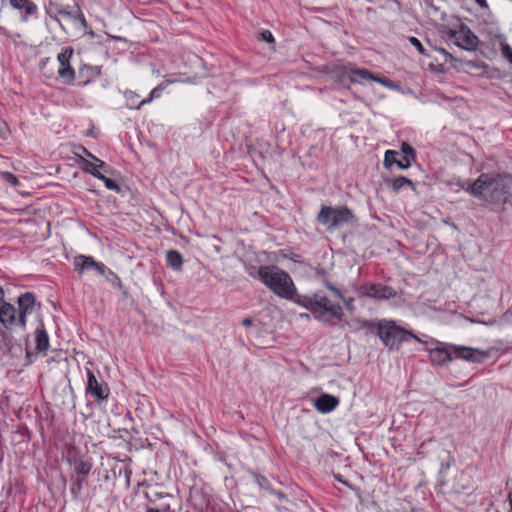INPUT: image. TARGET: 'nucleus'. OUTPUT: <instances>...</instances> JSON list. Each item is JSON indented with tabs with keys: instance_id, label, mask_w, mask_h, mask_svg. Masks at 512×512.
Returning <instances> with one entry per match:
<instances>
[{
	"instance_id": "13",
	"label": "nucleus",
	"mask_w": 512,
	"mask_h": 512,
	"mask_svg": "<svg viewBox=\"0 0 512 512\" xmlns=\"http://www.w3.org/2000/svg\"><path fill=\"white\" fill-rule=\"evenodd\" d=\"M0 322L6 328L20 326V320L16 316V309L9 303H3L0 307Z\"/></svg>"
},
{
	"instance_id": "24",
	"label": "nucleus",
	"mask_w": 512,
	"mask_h": 512,
	"mask_svg": "<svg viewBox=\"0 0 512 512\" xmlns=\"http://www.w3.org/2000/svg\"><path fill=\"white\" fill-rule=\"evenodd\" d=\"M171 82L172 81H167L166 83H162V84L158 85L157 87H155L151 91L149 98L143 99L135 108L140 109V107L143 106L144 104H147V103L151 102L154 98L159 97L161 92L166 88V84L171 83Z\"/></svg>"
},
{
	"instance_id": "35",
	"label": "nucleus",
	"mask_w": 512,
	"mask_h": 512,
	"mask_svg": "<svg viewBox=\"0 0 512 512\" xmlns=\"http://www.w3.org/2000/svg\"><path fill=\"white\" fill-rule=\"evenodd\" d=\"M502 53L512 63V48L509 45L502 48Z\"/></svg>"
},
{
	"instance_id": "10",
	"label": "nucleus",
	"mask_w": 512,
	"mask_h": 512,
	"mask_svg": "<svg viewBox=\"0 0 512 512\" xmlns=\"http://www.w3.org/2000/svg\"><path fill=\"white\" fill-rule=\"evenodd\" d=\"M48 13L59 20V17L64 19H77L82 17L79 8L74 5H63L58 0H51L48 6Z\"/></svg>"
},
{
	"instance_id": "25",
	"label": "nucleus",
	"mask_w": 512,
	"mask_h": 512,
	"mask_svg": "<svg viewBox=\"0 0 512 512\" xmlns=\"http://www.w3.org/2000/svg\"><path fill=\"white\" fill-rule=\"evenodd\" d=\"M387 184L389 186H391L394 191L397 192L401 188H403L405 185L412 186L413 182L410 179L406 178V177L400 176V177H397L395 179L388 180Z\"/></svg>"
},
{
	"instance_id": "40",
	"label": "nucleus",
	"mask_w": 512,
	"mask_h": 512,
	"mask_svg": "<svg viewBox=\"0 0 512 512\" xmlns=\"http://www.w3.org/2000/svg\"><path fill=\"white\" fill-rule=\"evenodd\" d=\"M509 504H510V511L512 512V492L509 494Z\"/></svg>"
},
{
	"instance_id": "28",
	"label": "nucleus",
	"mask_w": 512,
	"mask_h": 512,
	"mask_svg": "<svg viewBox=\"0 0 512 512\" xmlns=\"http://www.w3.org/2000/svg\"><path fill=\"white\" fill-rule=\"evenodd\" d=\"M98 179H100L104 182L107 189L113 190L116 192L120 191V186L114 180L106 177L105 175L101 174V176Z\"/></svg>"
},
{
	"instance_id": "18",
	"label": "nucleus",
	"mask_w": 512,
	"mask_h": 512,
	"mask_svg": "<svg viewBox=\"0 0 512 512\" xmlns=\"http://www.w3.org/2000/svg\"><path fill=\"white\" fill-rule=\"evenodd\" d=\"M325 286H326V288H327L329 291H331V292L335 295V297H337L338 299H340V300L343 302V304H344L345 308H346L348 311H350V312H353V311H354V309H355V307H354V305H353V301H354V299H353L352 297L346 298V297L343 295V293H342L338 288H336L335 286H333L330 282H327V281H326V282H325Z\"/></svg>"
},
{
	"instance_id": "4",
	"label": "nucleus",
	"mask_w": 512,
	"mask_h": 512,
	"mask_svg": "<svg viewBox=\"0 0 512 512\" xmlns=\"http://www.w3.org/2000/svg\"><path fill=\"white\" fill-rule=\"evenodd\" d=\"M374 333L378 335L382 343L389 350H398L403 342H407L410 339L419 341L411 331L399 326L393 320H376Z\"/></svg>"
},
{
	"instance_id": "38",
	"label": "nucleus",
	"mask_w": 512,
	"mask_h": 512,
	"mask_svg": "<svg viewBox=\"0 0 512 512\" xmlns=\"http://www.w3.org/2000/svg\"><path fill=\"white\" fill-rule=\"evenodd\" d=\"M481 7L483 8H487L488 7V4L486 2V0H475Z\"/></svg>"
},
{
	"instance_id": "34",
	"label": "nucleus",
	"mask_w": 512,
	"mask_h": 512,
	"mask_svg": "<svg viewBox=\"0 0 512 512\" xmlns=\"http://www.w3.org/2000/svg\"><path fill=\"white\" fill-rule=\"evenodd\" d=\"M261 38L268 43L274 42V37H273L272 33L268 30H265L261 33Z\"/></svg>"
},
{
	"instance_id": "22",
	"label": "nucleus",
	"mask_w": 512,
	"mask_h": 512,
	"mask_svg": "<svg viewBox=\"0 0 512 512\" xmlns=\"http://www.w3.org/2000/svg\"><path fill=\"white\" fill-rule=\"evenodd\" d=\"M49 347V339L45 330H37L36 332V348L38 351L45 352Z\"/></svg>"
},
{
	"instance_id": "39",
	"label": "nucleus",
	"mask_w": 512,
	"mask_h": 512,
	"mask_svg": "<svg viewBox=\"0 0 512 512\" xmlns=\"http://www.w3.org/2000/svg\"><path fill=\"white\" fill-rule=\"evenodd\" d=\"M441 52L447 57V58H450L452 60H454V57L449 53L447 52L446 50L444 49H441Z\"/></svg>"
},
{
	"instance_id": "15",
	"label": "nucleus",
	"mask_w": 512,
	"mask_h": 512,
	"mask_svg": "<svg viewBox=\"0 0 512 512\" xmlns=\"http://www.w3.org/2000/svg\"><path fill=\"white\" fill-rule=\"evenodd\" d=\"M429 358L433 365L443 366L452 360V351L450 346L436 347L429 351Z\"/></svg>"
},
{
	"instance_id": "20",
	"label": "nucleus",
	"mask_w": 512,
	"mask_h": 512,
	"mask_svg": "<svg viewBox=\"0 0 512 512\" xmlns=\"http://www.w3.org/2000/svg\"><path fill=\"white\" fill-rule=\"evenodd\" d=\"M94 263V259L90 256L79 255L74 259V267L79 273L86 269H93Z\"/></svg>"
},
{
	"instance_id": "32",
	"label": "nucleus",
	"mask_w": 512,
	"mask_h": 512,
	"mask_svg": "<svg viewBox=\"0 0 512 512\" xmlns=\"http://www.w3.org/2000/svg\"><path fill=\"white\" fill-rule=\"evenodd\" d=\"M409 41L419 51L420 54L427 55L422 43L416 37H410Z\"/></svg>"
},
{
	"instance_id": "33",
	"label": "nucleus",
	"mask_w": 512,
	"mask_h": 512,
	"mask_svg": "<svg viewBox=\"0 0 512 512\" xmlns=\"http://www.w3.org/2000/svg\"><path fill=\"white\" fill-rule=\"evenodd\" d=\"M414 160H408L407 158H405L404 155H402V158L401 159H398V162H397V166L400 168V169H407L408 167H410L411 163L413 162Z\"/></svg>"
},
{
	"instance_id": "36",
	"label": "nucleus",
	"mask_w": 512,
	"mask_h": 512,
	"mask_svg": "<svg viewBox=\"0 0 512 512\" xmlns=\"http://www.w3.org/2000/svg\"><path fill=\"white\" fill-rule=\"evenodd\" d=\"M93 269H95L99 274L103 275L105 273L106 267L104 264L95 261Z\"/></svg>"
},
{
	"instance_id": "5",
	"label": "nucleus",
	"mask_w": 512,
	"mask_h": 512,
	"mask_svg": "<svg viewBox=\"0 0 512 512\" xmlns=\"http://www.w3.org/2000/svg\"><path fill=\"white\" fill-rule=\"evenodd\" d=\"M316 220L332 231L352 222L354 214L347 206H322Z\"/></svg>"
},
{
	"instance_id": "37",
	"label": "nucleus",
	"mask_w": 512,
	"mask_h": 512,
	"mask_svg": "<svg viewBox=\"0 0 512 512\" xmlns=\"http://www.w3.org/2000/svg\"><path fill=\"white\" fill-rule=\"evenodd\" d=\"M242 325L245 327H249L252 325V319L251 318H245L242 321Z\"/></svg>"
},
{
	"instance_id": "21",
	"label": "nucleus",
	"mask_w": 512,
	"mask_h": 512,
	"mask_svg": "<svg viewBox=\"0 0 512 512\" xmlns=\"http://www.w3.org/2000/svg\"><path fill=\"white\" fill-rule=\"evenodd\" d=\"M11 5L19 10L24 9L26 14H34L37 10L36 5L30 0H11Z\"/></svg>"
},
{
	"instance_id": "7",
	"label": "nucleus",
	"mask_w": 512,
	"mask_h": 512,
	"mask_svg": "<svg viewBox=\"0 0 512 512\" xmlns=\"http://www.w3.org/2000/svg\"><path fill=\"white\" fill-rule=\"evenodd\" d=\"M448 35L460 48L474 50L478 45L477 36L466 25H461L457 30H450Z\"/></svg>"
},
{
	"instance_id": "17",
	"label": "nucleus",
	"mask_w": 512,
	"mask_h": 512,
	"mask_svg": "<svg viewBox=\"0 0 512 512\" xmlns=\"http://www.w3.org/2000/svg\"><path fill=\"white\" fill-rule=\"evenodd\" d=\"M374 321H367V320H360V319H351L350 321H344V323L341 325L342 328L348 327L352 331H359L362 329H366L370 333H374Z\"/></svg>"
},
{
	"instance_id": "9",
	"label": "nucleus",
	"mask_w": 512,
	"mask_h": 512,
	"mask_svg": "<svg viewBox=\"0 0 512 512\" xmlns=\"http://www.w3.org/2000/svg\"><path fill=\"white\" fill-rule=\"evenodd\" d=\"M73 55V49L71 47L65 48L59 55L58 61L60 67L58 69V75L65 84H71L75 79V72L70 66V59Z\"/></svg>"
},
{
	"instance_id": "3",
	"label": "nucleus",
	"mask_w": 512,
	"mask_h": 512,
	"mask_svg": "<svg viewBox=\"0 0 512 512\" xmlns=\"http://www.w3.org/2000/svg\"><path fill=\"white\" fill-rule=\"evenodd\" d=\"M259 279L277 296L293 301L300 295L290 275L275 265H264L258 268Z\"/></svg>"
},
{
	"instance_id": "16",
	"label": "nucleus",
	"mask_w": 512,
	"mask_h": 512,
	"mask_svg": "<svg viewBox=\"0 0 512 512\" xmlns=\"http://www.w3.org/2000/svg\"><path fill=\"white\" fill-rule=\"evenodd\" d=\"M339 404V399L330 394H322L315 400V407L321 413L333 411Z\"/></svg>"
},
{
	"instance_id": "29",
	"label": "nucleus",
	"mask_w": 512,
	"mask_h": 512,
	"mask_svg": "<svg viewBox=\"0 0 512 512\" xmlns=\"http://www.w3.org/2000/svg\"><path fill=\"white\" fill-rule=\"evenodd\" d=\"M91 464L88 462H80L76 465V471L78 474L87 476L90 473Z\"/></svg>"
},
{
	"instance_id": "26",
	"label": "nucleus",
	"mask_w": 512,
	"mask_h": 512,
	"mask_svg": "<svg viewBox=\"0 0 512 512\" xmlns=\"http://www.w3.org/2000/svg\"><path fill=\"white\" fill-rule=\"evenodd\" d=\"M397 156H398V152L397 151L387 150L385 152V157H384V165H385V167H390L393 164L397 165V162H398Z\"/></svg>"
},
{
	"instance_id": "6",
	"label": "nucleus",
	"mask_w": 512,
	"mask_h": 512,
	"mask_svg": "<svg viewBox=\"0 0 512 512\" xmlns=\"http://www.w3.org/2000/svg\"><path fill=\"white\" fill-rule=\"evenodd\" d=\"M336 73L338 76L348 77L352 83H363V81L372 80L386 87L392 86V83L389 79L375 76L369 70L364 68H356L351 64L338 67L336 69Z\"/></svg>"
},
{
	"instance_id": "23",
	"label": "nucleus",
	"mask_w": 512,
	"mask_h": 512,
	"mask_svg": "<svg viewBox=\"0 0 512 512\" xmlns=\"http://www.w3.org/2000/svg\"><path fill=\"white\" fill-rule=\"evenodd\" d=\"M80 159H81V163L83 164L82 169L85 172L92 174L96 178H99L101 176L102 173L99 171L100 167L98 166V163H96L94 161L93 162L88 161V160L84 159L83 157H81Z\"/></svg>"
},
{
	"instance_id": "19",
	"label": "nucleus",
	"mask_w": 512,
	"mask_h": 512,
	"mask_svg": "<svg viewBox=\"0 0 512 512\" xmlns=\"http://www.w3.org/2000/svg\"><path fill=\"white\" fill-rule=\"evenodd\" d=\"M168 265L175 271H181L183 266V257L176 250H169L166 253Z\"/></svg>"
},
{
	"instance_id": "31",
	"label": "nucleus",
	"mask_w": 512,
	"mask_h": 512,
	"mask_svg": "<svg viewBox=\"0 0 512 512\" xmlns=\"http://www.w3.org/2000/svg\"><path fill=\"white\" fill-rule=\"evenodd\" d=\"M1 176L4 181L11 184L12 186H17L19 184L18 178L10 172H2Z\"/></svg>"
},
{
	"instance_id": "8",
	"label": "nucleus",
	"mask_w": 512,
	"mask_h": 512,
	"mask_svg": "<svg viewBox=\"0 0 512 512\" xmlns=\"http://www.w3.org/2000/svg\"><path fill=\"white\" fill-rule=\"evenodd\" d=\"M362 295L376 300H388L397 296L396 290L381 283H369L361 287Z\"/></svg>"
},
{
	"instance_id": "11",
	"label": "nucleus",
	"mask_w": 512,
	"mask_h": 512,
	"mask_svg": "<svg viewBox=\"0 0 512 512\" xmlns=\"http://www.w3.org/2000/svg\"><path fill=\"white\" fill-rule=\"evenodd\" d=\"M450 349L456 358L474 363L481 362L487 356L486 353L467 346L450 345Z\"/></svg>"
},
{
	"instance_id": "12",
	"label": "nucleus",
	"mask_w": 512,
	"mask_h": 512,
	"mask_svg": "<svg viewBox=\"0 0 512 512\" xmlns=\"http://www.w3.org/2000/svg\"><path fill=\"white\" fill-rule=\"evenodd\" d=\"M87 377V393H90L98 401L106 400L109 395L108 388L98 383L94 373L90 369H87Z\"/></svg>"
},
{
	"instance_id": "14",
	"label": "nucleus",
	"mask_w": 512,
	"mask_h": 512,
	"mask_svg": "<svg viewBox=\"0 0 512 512\" xmlns=\"http://www.w3.org/2000/svg\"><path fill=\"white\" fill-rule=\"evenodd\" d=\"M35 298L32 293H25L18 298V320H20V326H25L26 315L31 312L34 307Z\"/></svg>"
},
{
	"instance_id": "2",
	"label": "nucleus",
	"mask_w": 512,
	"mask_h": 512,
	"mask_svg": "<svg viewBox=\"0 0 512 512\" xmlns=\"http://www.w3.org/2000/svg\"><path fill=\"white\" fill-rule=\"evenodd\" d=\"M296 304L309 310L316 320L330 326L336 325L334 320L343 322V308L338 303H333L328 297L320 292L312 295H300L296 298Z\"/></svg>"
},
{
	"instance_id": "42",
	"label": "nucleus",
	"mask_w": 512,
	"mask_h": 512,
	"mask_svg": "<svg viewBox=\"0 0 512 512\" xmlns=\"http://www.w3.org/2000/svg\"><path fill=\"white\" fill-rule=\"evenodd\" d=\"M335 478L340 481V482H343L345 484H347L345 481L342 480L341 476L340 475H335Z\"/></svg>"
},
{
	"instance_id": "41",
	"label": "nucleus",
	"mask_w": 512,
	"mask_h": 512,
	"mask_svg": "<svg viewBox=\"0 0 512 512\" xmlns=\"http://www.w3.org/2000/svg\"><path fill=\"white\" fill-rule=\"evenodd\" d=\"M146 512H160L158 509L148 508Z\"/></svg>"
},
{
	"instance_id": "1",
	"label": "nucleus",
	"mask_w": 512,
	"mask_h": 512,
	"mask_svg": "<svg viewBox=\"0 0 512 512\" xmlns=\"http://www.w3.org/2000/svg\"><path fill=\"white\" fill-rule=\"evenodd\" d=\"M470 192L489 203L506 202L512 196V175L482 174L471 185Z\"/></svg>"
},
{
	"instance_id": "30",
	"label": "nucleus",
	"mask_w": 512,
	"mask_h": 512,
	"mask_svg": "<svg viewBox=\"0 0 512 512\" xmlns=\"http://www.w3.org/2000/svg\"><path fill=\"white\" fill-rule=\"evenodd\" d=\"M83 153L90 159H92L94 162L98 163V166L101 167L105 172H107V165L102 160L98 159L96 156H94L92 153H90L86 148L81 147Z\"/></svg>"
},
{
	"instance_id": "27",
	"label": "nucleus",
	"mask_w": 512,
	"mask_h": 512,
	"mask_svg": "<svg viewBox=\"0 0 512 512\" xmlns=\"http://www.w3.org/2000/svg\"><path fill=\"white\" fill-rule=\"evenodd\" d=\"M401 151L402 154L407 158L408 160H415L416 158V152L413 147H411L409 144L403 142L401 145Z\"/></svg>"
}]
</instances>
